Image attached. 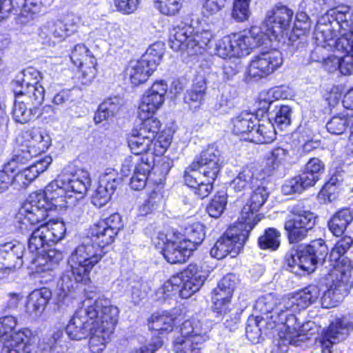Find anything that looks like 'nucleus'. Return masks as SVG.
Returning a JSON list of instances; mask_svg holds the SVG:
<instances>
[{
  "label": "nucleus",
  "instance_id": "nucleus-44",
  "mask_svg": "<svg viewBox=\"0 0 353 353\" xmlns=\"http://www.w3.org/2000/svg\"><path fill=\"white\" fill-rule=\"evenodd\" d=\"M151 164L148 159L141 157V161L135 167L134 174L130 179V185L134 190H143L146 185L147 176L150 172Z\"/></svg>",
  "mask_w": 353,
  "mask_h": 353
},
{
  "label": "nucleus",
  "instance_id": "nucleus-43",
  "mask_svg": "<svg viewBox=\"0 0 353 353\" xmlns=\"http://www.w3.org/2000/svg\"><path fill=\"white\" fill-rule=\"evenodd\" d=\"M38 113L39 108L28 105L25 101L16 97L12 109L13 119L16 122L26 123L32 120Z\"/></svg>",
  "mask_w": 353,
  "mask_h": 353
},
{
  "label": "nucleus",
  "instance_id": "nucleus-6",
  "mask_svg": "<svg viewBox=\"0 0 353 353\" xmlns=\"http://www.w3.org/2000/svg\"><path fill=\"white\" fill-rule=\"evenodd\" d=\"M353 25V10L347 6L330 9L317 21L314 32L316 43L336 49L337 36Z\"/></svg>",
  "mask_w": 353,
  "mask_h": 353
},
{
  "label": "nucleus",
  "instance_id": "nucleus-41",
  "mask_svg": "<svg viewBox=\"0 0 353 353\" xmlns=\"http://www.w3.org/2000/svg\"><path fill=\"white\" fill-rule=\"evenodd\" d=\"M139 117L141 121L134 130L140 136L152 141L159 134L161 125L160 121L157 118L153 117V115H146L145 118Z\"/></svg>",
  "mask_w": 353,
  "mask_h": 353
},
{
  "label": "nucleus",
  "instance_id": "nucleus-12",
  "mask_svg": "<svg viewBox=\"0 0 353 353\" xmlns=\"http://www.w3.org/2000/svg\"><path fill=\"white\" fill-rule=\"evenodd\" d=\"M66 229L63 222H48L32 229L28 240V254L41 253L49 250L51 244L59 242L65 235Z\"/></svg>",
  "mask_w": 353,
  "mask_h": 353
},
{
  "label": "nucleus",
  "instance_id": "nucleus-64",
  "mask_svg": "<svg viewBox=\"0 0 353 353\" xmlns=\"http://www.w3.org/2000/svg\"><path fill=\"white\" fill-rule=\"evenodd\" d=\"M341 37L337 38L336 50L345 54L353 56V30L349 33L341 32Z\"/></svg>",
  "mask_w": 353,
  "mask_h": 353
},
{
  "label": "nucleus",
  "instance_id": "nucleus-63",
  "mask_svg": "<svg viewBox=\"0 0 353 353\" xmlns=\"http://www.w3.org/2000/svg\"><path fill=\"white\" fill-rule=\"evenodd\" d=\"M181 0H155V7L165 15H174L181 8Z\"/></svg>",
  "mask_w": 353,
  "mask_h": 353
},
{
  "label": "nucleus",
  "instance_id": "nucleus-5",
  "mask_svg": "<svg viewBox=\"0 0 353 353\" xmlns=\"http://www.w3.org/2000/svg\"><path fill=\"white\" fill-rule=\"evenodd\" d=\"M88 314L97 316L89 334V348L92 353L101 352L113 333L119 317V310L108 299L95 300L88 309Z\"/></svg>",
  "mask_w": 353,
  "mask_h": 353
},
{
  "label": "nucleus",
  "instance_id": "nucleus-46",
  "mask_svg": "<svg viewBox=\"0 0 353 353\" xmlns=\"http://www.w3.org/2000/svg\"><path fill=\"white\" fill-rule=\"evenodd\" d=\"M288 155V150L283 148L278 147L272 150L267 158L265 173L268 175H271L283 167Z\"/></svg>",
  "mask_w": 353,
  "mask_h": 353
},
{
  "label": "nucleus",
  "instance_id": "nucleus-1",
  "mask_svg": "<svg viewBox=\"0 0 353 353\" xmlns=\"http://www.w3.org/2000/svg\"><path fill=\"white\" fill-rule=\"evenodd\" d=\"M90 179L88 173L81 172L73 173L64 170L50 182L44 192H34L30 194L16 215L17 227L21 233L32 230L37 223L43 221L48 216V211L53 206H65L72 204L69 202L73 196L83 198L88 187Z\"/></svg>",
  "mask_w": 353,
  "mask_h": 353
},
{
  "label": "nucleus",
  "instance_id": "nucleus-26",
  "mask_svg": "<svg viewBox=\"0 0 353 353\" xmlns=\"http://www.w3.org/2000/svg\"><path fill=\"white\" fill-rule=\"evenodd\" d=\"M36 254H26V262L32 265L37 273H44L56 269L63 259L62 252L56 250L49 249Z\"/></svg>",
  "mask_w": 353,
  "mask_h": 353
},
{
  "label": "nucleus",
  "instance_id": "nucleus-22",
  "mask_svg": "<svg viewBox=\"0 0 353 353\" xmlns=\"http://www.w3.org/2000/svg\"><path fill=\"white\" fill-rule=\"evenodd\" d=\"M168 85L164 81H158L143 94L139 106V117L153 115L163 105Z\"/></svg>",
  "mask_w": 353,
  "mask_h": 353
},
{
  "label": "nucleus",
  "instance_id": "nucleus-3",
  "mask_svg": "<svg viewBox=\"0 0 353 353\" xmlns=\"http://www.w3.org/2000/svg\"><path fill=\"white\" fill-rule=\"evenodd\" d=\"M352 243V237L344 236L337 241L330 252V260L337 263L329 274L332 283L321 299L323 307L331 308L336 306L348 294L352 288L353 282L352 261L347 258H343L341 261H338L347 252Z\"/></svg>",
  "mask_w": 353,
  "mask_h": 353
},
{
  "label": "nucleus",
  "instance_id": "nucleus-13",
  "mask_svg": "<svg viewBox=\"0 0 353 353\" xmlns=\"http://www.w3.org/2000/svg\"><path fill=\"white\" fill-rule=\"evenodd\" d=\"M250 232V230L241 223L230 228L211 249V256L219 260L225 258L229 254L232 257H234L248 240Z\"/></svg>",
  "mask_w": 353,
  "mask_h": 353
},
{
  "label": "nucleus",
  "instance_id": "nucleus-16",
  "mask_svg": "<svg viewBox=\"0 0 353 353\" xmlns=\"http://www.w3.org/2000/svg\"><path fill=\"white\" fill-rule=\"evenodd\" d=\"M223 166L221 152L213 145H210L196 156L188 168L189 172H196L208 180H216Z\"/></svg>",
  "mask_w": 353,
  "mask_h": 353
},
{
  "label": "nucleus",
  "instance_id": "nucleus-37",
  "mask_svg": "<svg viewBox=\"0 0 353 353\" xmlns=\"http://www.w3.org/2000/svg\"><path fill=\"white\" fill-rule=\"evenodd\" d=\"M279 297L276 294L268 293L258 298L254 305V310L259 312L262 315H265L266 318H270L269 314L277 315V310L279 305L283 302V298Z\"/></svg>",
  "mask_w": 353,
  "mask_h": 353
},
{
  "label": "nucleus",
  "instance_id": "nucleus-8",
  "mask_svg": "<svg viewBox=\"0 0 353 353\" xmlns=\"http://www.w3.org/2000/svg\"><path fill=\"white\" fill-rule=\"evenodd\" d=\"M328 249L321 239L312 241L308 245L293 247L285 256V262L294 274L302 270L307 273L314 271L317 265L323 264L327 256Z\"/></svg>",
  "mask_w": 353,
  "mask_h": 353
},
{
  "label": "nucleus",
  "instance_id": "nucleus-19",
  "mask_svg": "<svg viewBox=\"0 0 353 353\" xmlns=\"http://www.w3.org/2000/svg\"><path fill=\"white\" fill-rule=\"evenodd\" d=\"M268 196L269 192L267 188L260 183H257L254 188L250 201L241 210L239 223L243 224L248 230H252L263 217L261 214H256V212L265 203Z\"/></svg>",
  "mask_w": 353,
  "mask_h": 353
},
{
  "label": "nucleus",
  "instance_id": "nucleus-24",
  "mask_svg": "<svg viewBox=\"0 0 353 353\" xmlns=\"http://www.w3.org/2000/svg\"><path fill=\"white\" fill-rule=\"evenodd\" d=\"M25 247L20 243L9 242L0 245V270L10 272L20 268L26 261Z\"/></svg>",
  "mask_w": 353,
  "mask_h": 353
},
{
  "label": "nucleus",
  "instance_id": "nucleus-48",
  "mask_svg": "<svg viewBox=\"0 0 353 353\" xmlns=\"http://www.w3.org/2000/svg\"><path fill=\"white\" fill-rule=\"evenodd\" d=\"M292 113V108L288 105H276L274 110L269 111L268 120L271 122L274 121L277 127L282 130L291 123Z\"/></svg>",
  "mask_w": 353,
  "mask_h": 353
},
{
  "label": "nucleus",
  "instance_id": "nucleus-51",
  "mask_svg": "<svg viewBox=\"0 0 353 353\" xmlns=\"http://www.w3.org/2000/svg\"><path fill=\"white\" fill-rule=\"evenodd\" d=\"M281 233L275 228H268L258 239L261 249L276 250L280 245Z\"/></svg>",
  "mask_w": 353,
  "mask_h": 353
},
{
  "label": "nucleus",
  "instance_id": "nucleus-60",
  "mask_svg": "<svg viewBox=\"0 0 353 353\" xmlns=\"http://www.w3.org/2000/svg\"><path fill=\"white\" fill-rule=\"evenodd\" d=\"M350 121L344 115L333 117L326 125L327 131L332 134H341L346 130Z\"/></svg>",
  "mask_w": 353,
  "mask_h": 353
},
{
  "label": "nucleus",
  "instance_id": "nucleus-57",
  "mask_svg": "<svg viewBox=\"0 0 353 353\" xmlns=\"http://www.w3.org/2000/svg\"><path fill=\"white\" fill-rule=\"evenodd\" d=\"M164 53V44L162 42H156L151 45L141 57L148 65L156 70Z\"/></svg>",
  "mask_w": 353,
  "mask_h": 353
},
{
  "label": "nucleus",
  "instance_id": "nucleus-29",
  "mask_svg": "<svg viewBox=\"0 0 353 353\" xmlns=\"http://www.w3.org/2000/svg\"><path fill=\"white\" fill-rule=\"evenodd\" d=\"M49 22L50 26L48 31L52 33V37L58 43L77 31L79 19L72 14H68L63 20Z\"/></svg>",
  "mask_w": 353,
  "mask_h": 353
},
{
  "label": "nucleus",
  "instance_id": "nucleus-50",
  "mask_svg": "<svg viewBox=\"0 0 353 353\" xmlns=\"http://www.w3.org/2000/svg\"><path fill=\"white\" fill-rule=\"evenodd\" d=\"M179 282V280L175 279L174 275L172 276L156 290L154 294L155 300L160 303H164L175 297L178 294L177 285Z\"/></svg>",
  "mask_w": 353,
  "mask_h": 353
},
{
  "label": "nucleus",
  "instance_id": "nucleus-14",
  "mask_svg": "<svg viewBox=\"0 0 353 353\" xmlns=\"http://www.w3.org/2000/svg\"><path fill=\"white\" fill-rule=\"evenodd\" d=\"M316 219L310 211L293 206L284 226L290 243H296L305 239L308 232L316 225Z\"/></svg>",
  "mask_w": 353,
  "mask_h": 353
},
{
  "label": "nucleus",
  "instance_id": "nucleus-18",
  "mask_svg": "<svg viewBox=\"0 0 353 353\" xmlns=\"http://www.w3.org/2000/svg\"><path fill=\"white\" fill-rule=\"evenodd\" d=\"M283 62L282 54L279 50L261 52L254 56L250 61L248 74L255 79L266 77L280 68Z\"/></svg>",
  "mask_w": 353,
  "mask_h": 353
},
{
  "label": "nucleus",
  "instance_id": "nucleus-10",
  "mask_svg": "<svg viewBox=\"0 0 353 353\" xmlns=\"http://www.w3.org/2000/svg\"><path fill=\"white\" fill-rule=\"evenodd\" d=\"M212 39V34L209 30L193 32L190 26H178L171 33L169 45L176 52H186L193 56L203 54Z\"/></svg>",
  "mask_w": 353,
  "mask_h": 353
},
{
  "label": "nucleus",
  "instance_id": "nucleus-55",
  "mask_svg": "<svg viewBox=\"0 0 353 353\" xmlns=\"http://www.w3.org/2000/svg\"><path fill=\"white\" fill-rule=\"evenodd\" d=\"M21 12L19 13L21 18H24L23 22H28L33 19L36 14H39L42 8L41 0H19Z\"/></svg>",
  "mask_w": 353,
  "mask_h": 353
},
{
  "label": "nucleus",
  "instance_id": "nucleus-20",
  "mask_svg": "<svg viewBox=\"0 0 353 353\" xmlns=\"http://www.w3.org/2000/svg\"><path fill=\"white\" fill-rule=\"evenodd\" d=\"M179 282L178 294L182 299H188L198 292L205 281V276L196 264H190L183 271L174 275Z\"/></svg>",
  "mask_w": 353,
  "mask_h": 353
},
{
  "label": "nucleus",
  "instance_id": "nucleus-58",
  "mask_svg": "<svg viewBox=\"0 0 353 353\" xmlns=\"http://www.w3.org/2000/svg\"><path fill=\"white\" fill-rule=\"evenodd\" d=\"M251 0H234L232 12V18L238 21H245L250 15V3Z\"/></svg>",
  "mask_w": 353,
  "mask_h": 353
},
{
  "label": "nucleus",
  "instance_id": "nucleus-23",
  "mask_svg": "<svg viewBox=\"0 0 353 353\" xmlns=\"http://www.w3.org/2000/svg\"><path fill=\"white\" fill-rule=\"evenodd\" d=\"M90 305H88L85 310L76 312L65 327V332L71 340L80 341L89 336L92 323L97 319V316L88 314Z\"/></svg>",
  "mask_w": 353,
  "mask_h": 353
},
{
  "label": "nucleus",
  "instance_id": "nucleus-52",
  "mask_svg": "<svg viewBox=\"0 0 353 353\" xmlns=\"http://www.w3.org/2000/svg\"><path fill=\"white\" fill-rule=\"evenodd\" d=\"M151 140L137 134L133 129L132 136L128 140V146L135 155H140L152 150Z\"/></svg>",
  "mask_w": 353,
  "mask_h": 353
},
{
  "label": "nucleus",
  "instance_id": "nucleus-17",
  "mask_svg": "<svg viewBox=\"0 0 353 353\" xmlns=\"http://www.w3.org/2000/svg\"><path fill=\"white\" fill-rule=\"evenodd\" d=\"M352 330L353 324L346 317L335 319L322 330L319 336L322 352L331 353L332 347L344 341Z\"/></svg>",
  "mask_w": 353,
  "mask_h": 353
},
{
  "label": "nucleus",
  "instance_id": "nucleus-54",
  "mask_svg": "<svg viewBox=\"0 0 353 353\" xmlns=\"http://www.w3.org/2000/svg\"><path fill=\"white\" fill-rule=\"evenodd\" d=\"M205 92V85L203 82H199L194 84L192 87L188 90L185 96L184 100L186 103L193 108L199 107L204 98Z\"/></svg>",
  "mask_w": 353,
  "mask_h": 353
},
{
  "label": "nucleus",
  "instance_id": "nucleus-39",
  "mask_svg": "<svg viewBox=\"0 0 353 353\" xmlns=\"http://www.w3.org/2000/svg\"><path fill=\"white\" fill-rule=\"evenodd\" d=\"M261 181L254 176L252 168L245 167L230 183L232 188L237 192H247L254 189Z\"/></svg>",
  "mask_w": 353,
  "mask_h": 353
},
{
  "label": "nucleus",
  "instance_id": "nucleus-11",
  "mask_svg": "<svg viewBox=\"0 0 353 353\" xmlns=\"http://www.w3.org/2000/svg\"><path fill=\"white\" fill-rule=\"evenodd\" d=\"M210 329L197 319L185 321L181 326V336L174 342L176 353H201L203 343L208 339Z\"/></svg>",
  "mask_w": 353,
  "mask_h": 353
},
{
  "label": "nucleus",
  "instance_id": "nucleus-9",
  "mask_svg": "<svg viewBox=\"0 0 353 353\" xmlns=\"http://www.w3.org/2000/svg\"><path fill=\"white\" fill-rule=\"evenodd\" d=\"M264 34L261 28L252 26L239 34L225 36L216 43V54L223 58L241 57L250 53V50L263 43Z\"/></svg>",
  "mask_w": 353,
  "mask_h": 353
},
{
  "label": "nucleus",
  "instance_id": "nucleus-59",
  "mask_svg": "<svg viewBox=\"0 0 353 353\" xmlns=\"http://www.w3.org/2000/svg\"><path fill=\"white\" fill-rule=\"evenodd\" d=\"M227 204V196L225 193L215 195L207 207L209 215L214 218L219 217L223 212Z\"/></svg>",
  "mask_w": 353,
  "mask_h": 353
},
{
  "label": "nucleus",
  "instance_id": "nucleus-15",
  "mask_svg": "<svg viewBox=\"0 0 353 353\" xmlns=\"http://www.w3.org/2000/svg\"><path fill=\"white\" fill-rule=\"evenodd\" d=\"M294 18V11L281 3H276L266 13L265 25L268 34L275 39L289 38Z\"/></svg>",
  "mask_w": 353,
  "mask_h": 353
},
{
  "label": "nucleus",
  "instance_id": "nucleus-31",
  "mask_svg": "<svg viewBox=\"0 0 353 353\" xmlns=\"http://www.w3.org/2000/svg\"><path fill=\"white\" fill-rule=\"evenodd\" d=\"M311 26L312 21L305 12H297L294 21V26L289 35L288 44L297 48L300 46H303V37L305 33L310 30Z\"/></svg>",
  "mask_w": 353,
  "mask_h": 353
},
{
  "label": "nucleus",
  "instance_id": "nucleus-27",
  "mask_svg": "<svg viewBox=\"0 0 353 353\" xmlns=\"http://www.w3.org/2000/svg\"><path fill=\"white\" fill-rule=\"evenodd\" d=\"M51 163L52 158L46 156L22 170H19L17 168V173L13 174L12 185L17 190L26 188L40 173L46 170Z\"/></svg>",
  "mask_w": 353,
  "mask_h": 353
},
{
  "label": "nucleus",
  "instance_id": "nucleus-40",
  "mask_svg": "<svg viewBox=\"0 0 353 353\" xmlns=\"http://www.w3.org/2000/svg\"><path fill=\"white\" fill-rule=\"evenodd\" d=\"M353 220V212L345 208L336 212L328 222L331 232L339 236L343 234L347 227Z\"/></svg>",
  "mask_w": 353,
  "mask_h": 353
},
{
  "label": "nucleus",
  "instance_id": "nucleus-30",
  "mask_svg": "<svg viewBox=\"0 0 353 353\" xmlns=\"http://www.w3.org/2000/svg\"><path fill=\"white\" fill-rule=\"evenodd\" d=\"M274 125L270 121L258 120L255 127L250 130L246 140L257 144H266L272 142L276 139Z\"/></svg>",
  "mask_w": 353,
  "mask_h": 353
},
{
  "label": "nucleus",
  "instance_id": "nucleus-38",
  "mask_svg": "<svg viewBox=\"0 0 353 353\" xmlns=\"http://www.w3.org/2000/svg\"><path fill=\"white\" fill-rule=\"evenodd\" d=\"M122 106V99L119 97H108L99 106L94 120L96 124L114 117Z\"/></svg>",
  "mask_w": 353,
  "mask_h": 353
},
{
  "label": "nucleus",
  "instance_id": "nucleus-28",
  "mask_svg": "<svg viewBox=\"0 0 353 353\" xmlns=\"http://www.w3.org/2000/svg\"><path fill=\"white\" fill-rule=\"evenodd\" d=\"M34 336L29 329H23L10 335L4 343L1 353H30Z\"/></svg>",
  "mask_w": 353,
  "mask_h": 353
},
{
  "label": "nucleus",
  "instance_id": "nucleus-34",
  "mask_svg": "<svg viewBox=\"0 0 353 353\" xmlns=\"http://www.w3.org/2000/svg\"><path fill=\"white\" fill-rule=\"evenodd\" d=\"M154 70L141 57L139 60L131 61L129 63L127 75L129 76L132 84L139 85L145 82Z\"/></svg>",
  "mask_w": 353,
  "mask_h": 353
},
{
  "label": "nucleus",
  "instance_id": "nucleus-45",
  "mask_svg": "<svg viewBox=\"0 0 353 353\" xmlns=\"http://www.w3.org/2000/svg\"><path fill=\"white\" fill-rule=\"evenodd\" d=\"M257 121L256 117L248 112H243L234 118L232 121L233 124V130L236 134H246L255 127Z\"/></svg>",
  "mask_w": 353,
  "mask_h": 353
},
{
  "label": "nucleus",
  "instance_id": "nucleus-21",
  "mask_svg": "<svg viewBox=\"0 0 353 353\" xmlns=\"http://www.w3.org/2000/svg\"><path fill=\"white\" fill-rule=\"evenodd\" d=\"M165 241H163V254L170 263H183L192 253V245L184 241L174 233H168L165 235Z\"/></svg>",
  "mask_w": 353,
  "mask_h": 353
},
{
  "label": "nucleus",
  "instance_id": "nucleus-49",
  "mask_svg": "<svg viewBox=\"0 0 353 353\" xmlns=\"http://www.w3.org/2000/svg\"><path fill=\"white\" fill-rule=\"evenodd\" d=\"M41 79L42 76L39 71L34 68H28L16 77V79L12 82V86L22 88L38 85L40 84Z\"/></svg>",
  "mask_w": 353,
  "mask_h": 353
},
{
  "label": "nucleus",
  "instance_id": "nucleus-53",
  "mask_svg": "<svg viewBox=\"0 0 353 353\" xmlns=\"http://www.w3.org/2000/svg\"><path fill=\"white\" fill-rule=\"evenodd\" d=\"M28 152L22 151L21 154L15 157L12 161L4 165L2 170L0 171V180L3 183L6 182L9 186L13 183V174L17 170V163L22 162L23 158L28 159Z\"/></svg>",
  "mask_w": 353,
  "mask_h": 353
},
{
  "label": "nucleus",
  "instance_id": "nucleus-47",
  "mask_svg": "<svg viewBox=\"0 0 353 353\" xmlns=\"http://www.w3.org/2000/svg\"><path fill=\"white\" fill-rule=\"evenodd\" d=\"M231 293L221 288L219 285L213 290L212 300L214 311L220 315H225L230 310Z\"/></svg>",
  "mask_w": 353,
  "mask_h": 353
},
{
  "label": "nucleus",
  "instance_id": "nucleus-4",
  "mask_svg": "<svg viewBox=\"0 0 353 353\" xmlns=\"http://www.w3.org/2000/svg\"><path fill=\"white\" fill-rule=\"evenodd\" d=\"M320 296V289L317 285H309L302 291L290 297L283 298V302L278 307L279 314L270 316L275 324H282L286 332L293 336H301L309 327L310 322L301 325L294 312L305 309L316 301Z\"/></svg>",
  "mask_w": 353,
  "mask_h": 353
},
{
  "label": "nucleus",
  "instance_id": "nucleus-36",
  "mask_svg": "<svg viewBox=\"0 0 353 353\" xmlns=\"http://www.w3.org/2000/svg\"><path fill=\"white\" fill-rule=\"evenodd\" d=\"M15 97H19L34 108L40 106L44 100L45 90L41 84L22 88H13Z\"/></svg>",
  "mask_w": 353,
  "mask_h": 353
},
{
  "label": "nucleus",
  "instance_id": "nucleus-56",
  "mask_svg": "<svg viewBox=\"0 0 353 353\" xmlns=\"http://www.w3.org/2000/svg\"><path fill=\"white\" fill-rule=\"evenodd\" d=\"M187 239H183L189 246L192 245V251L196 249L205 239L204 226L200 223H195L186 229Z\"/></svg>",
  "mask_w": 353,
  "mask_h": 353
},
{
  "label": "nucleus",
  "instance_id": "nucleus-42",
  "mask_svg": "<svg viewBox=\"0 0 353 353\" xmlns=\"http://www.w3.org/2000/svg\"><path fill=\"white\" fill-rule=\"evenodd\" d=\"M176 317L167 312L153 314L149 320V328L160 334L168 333L173 330Z\"/></svg>",
  "mask_w": 353,
  "mask_h": 353
},
{
  "label": "nucleus",
  "instance_id": "nucleus-35",
  "mask_svg": "<svg viewBox=\"0 0 353 353\" xmlns=\"http://www.w3.org/2000/svg\"><path fill=\"white\" fill-rule=\"evenodd\" d=\"M319 179L318 176L304 170L301 174L286 182L282 187V191L285 194L300 193L306 188L313 186Z\"/></svg>",
  "mask_w": 353,
  "mask_h": 353
},
{
  "label": "nucleus",
  "instance_id": "nucleus-61",
  "mask_svg": "<svg viewBox=\"0 0 353 353\" xmlns=\"http://www.w3.org/2000/svg\"><path fill=\"white\" fill-rule=\"evenodd\" d=\"M90 58H94L90 54V52L83 44H78L74 47L70 55L72 63L75 65H82L84 62L88 63Z\"/></svg>",
  "mask_w": 353,
  "mask_h": 353
},
{
  "label": "nucleus",
  "instance_id": "nucleus-62",
  "mask_svg": "<svg viewBox=\"0 0 353 353\" xmlns=\"http://www.w3.org/2000/svg\"><path fill=\"white\" fill-rule=\"evenodd\" d=\"M27 137L30 138L28 141L37 145L38 148L42 151L48 149L50 139L49 136L44 132H41L38 130H31L26 132Z\"/></svg>",
  "mask_w": 353,
  "mask_h": 353
},
{
  "label": "nucleus",
  "instance_id": "nucleus-32",
  "mask_svg": "<svg viewBox=\"0 0 353 353\" xmlns=\"http://www.w3.org/2000/svg\"><path fill=\"white\" fill-rule=\"evenodd\" d=\"M51 292L48 288L34 290L28 296L26 311L34 317L40 316L44 311L50 297Z\"/></svg>",
  "mask_w": 353,
  "mask_h": 353
},
{
  "label": "nucleus",
  "instance_id": "nucleus-2",
  "mask_svg": "<svg viewBox=\"0 0 353 353\" xmlns=\"http://www.w3.org/2000/svg\"><path fill=\"white\" fill-rule=\"evenodd\" d=\"M115 236L99 222L90 227L87 236L72 252L68 259L70 270L63 274L58 283L64 294L74 290L77 283L89 280L91 270L104 256L103 248L111 244Z\"/></svg>",
  "mask_w": 353,
  "mask_h": 353
},
{
  "label": "nucleus",
  "instance_id": "nucleus-33",
  "mask_svg": "<svg viewBox=\"0 0 353 353\" xmlns=\"http://www.w3.org/2000/svg\"><path fill=\"white\" fill-rule=\"evenodd\" d=\"M185 184L192 188L194 194L199 198L204 199L207 197L213 189V183L215 180H208L207 177H202L197 173H190L186 170L184 174Z\"/></svg>",
  "mask_w": 353,
  "mask_h": 353
},
{
  "label": "nucleus",
  "instance_id": "nucleus-25",
  "mask_svg": "<svg viewBox=\"0 0 353 353\" xmlns=\"http://www.w3.org/2000/svg\"><path fill=\"white\" fill-rule=\"evenodd\" d=\"M109 170L100 178L99 185L92 196V203L98 208H101L108 203L122 181L114 170Z\"/></svg>",
  "mask_w": 353,
  "mask_h": 353
},
{
  "label": "nucleus",
  "instance_id": "nucleus-7",
  "mask_svg": "<svg viewBox=\"0 0 353 353\" xmlns=\"http://www.w3.org/2000/svg\"><path fill=\"white\" fill-rule=\"evenodd\" d=\"M353 25V10L347 6L330 9L317 21L314 32L316 43L336 49L337 36Z\"/></svg>",
  "mask_w": 353,
  "mask_h": 353
}]
</instances>
